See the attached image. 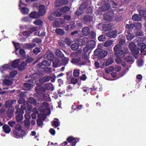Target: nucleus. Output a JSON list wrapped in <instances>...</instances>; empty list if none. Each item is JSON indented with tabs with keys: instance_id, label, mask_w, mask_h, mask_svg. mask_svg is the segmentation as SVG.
Here are the masks:
<instances>
[{
	"instance_id": "393cba45",
	"label": "nucleus",
	"mask_w": 146,
	"mask_h": 146,
	"mask_svg": "<svg viewBox=\"0 0 146 146\" xmlns=\"http://www.w3.org/2000/svg\"><path fill=\"white\" fill-rule=\"evenodd\" d=\"M82 32L84 35L87 36L90 33V29L88 27H85L82 29Z\"/></svg>"
},
{
	"instance_id": "bb28decb",
	"label": "nucleus",
	"mask_w": 146,
	"mask_h": 146,
	"mask_svg": "<svg viewBox=\"0 0 146 146\" xmlns=\"http://www.w3.org/2000/svg\"><path fill=\"white\" fill-rule=\"evenodd\" d=\"M46 54V58L50 61L53 60L54 58V56L52 52H47Z\"/></svg>"
},
{
	"instance_id": "4468645a",
	"label": "nucleus",
	"mask_w": 146,
	"mask_h": 146,
	"mask_svg": "<svg viewBox=\"0 0 146 146\" xmlns=\"http://www.w3.org/2000/svg\"><path fill=\"white\" fill-rule=\"evenodd\" d=\"M117 32L116 30L110 31L106 33V35L108 37L115 38L117 35Z\"/></svg>"
},
{
	"instance_id": "8fccbe9b",
	"label": "nucleus",
	"mask_w": 146,
	"mask_h": 146,
	"mask_svg": "<svg viewBox=\"0 0 146 146\" xmlns=\"http://www.w3.org/2000/svg\"><path fill=\"white\" fill-rule=\"evenodd\" d=\"M42 70L41 71V72H44L45 73L49 74L51 72V69L48 67H46V68H42Z\"/></svg>"
},
{
	"instance_id": "0eeeda50",
	"label": "nucleus",
	"mask_w": 146,
	"mask_h": 146,
	"mask_svg": "<svg viewBox=\"0 0 146 146\" xmlns=\"http://www.w3.org/2000/svg\"><path fill=\"white\" fill-rule=\"evenodd\" d=\"M80 138H74L72 136L69 137L67 139V141L69 143H70L72 146H74L79 141Z\"/></svg>"
},
{
	"instance_id": "680f3d73",
	"label": "nucleus",
	"mask_w": 146,
	"mask_h": 146,
	"mask_svg": "<svg viewBox=\"0 0 146 146\" xmlns=\"http://www.w3.org/2000/svg\"><path fill=\"white\" fill-rule=\"evenodd\" d=\"M43 66L42 62L39 63L37 65L36 68H37V70L39 71H40V69L42 70V69L43 68L42 67Z\"/></svg>"
},
{
	"instance_id": "f3484780",
	"label": "nucleus",
	"mask_w": 146,
	"mask_h": 146,
	"mask_svg": "<svg viewBox=\"0 0 146 146\" xmlns=\"http://www.w3.org/2000/svg\"><path fill=\"white\" fill-rule=\"evenodd\" d=\"M44 87L45 90V92L46 90H51V91H53L54 88L52 84L50 83L46 84L44 85Z\"/></svg>"
},
{
	"instance_id": "bf43d9fd",
	"label": "nucleus",
	"mask_w": 146,
	"mask_h": 146,
	"mask_svg": "<svg viewBox=\"0 0 146 146\" xmlns=\"http://www.w3.org/2000/svg\"><path fill=\"white\" fill-rule=\"evenodd\" d=\"M13 43L14 44L15 49V53L16 54H17L16 52L20 48V43L15 42L14 43L13 42Z\"/></svg>"
},
{
	"instance_id": "09e8293b",
	"label": "nucleus",
	"mask_w": 146,
	"mask_h": 146,
	"mask_svg": "<svg viewBox=\"0 0 146 146\" xmlns=\"http://www.w3.org/2000/svg\"><path fill=\"white\" fill-rule=\"evenodd\" d=\"M79 45L77 43H74L72 44L71 46V49L73 50H76L78 48Z\"/></svg>"
},
{
	"instance_id": "1a4fd4ad",
	"label": "nucleus",
	"mask_w": 146,
	"mask_h": 146,
	"mask_svg": "<svg viewBox=\"0 0 146 146\" xmlns=\"http://www.w3.org/2000/svg\"><path fill=\"white\" fill-rule=\"evenodd\" d=\"M113 16L114 14L113 11H109L106 14L104 15V18L107 22H109L112 19Z\"/></svg>"
},
{
	"instance_id": "ea45409f",
	"label": "nucleus",
	"mask_w": 146,
	"mask_h": 146,
	"mask_svg": "<svg viewBox=\"0 0 146 146\" xmlns=\"http://www.w3.org/2000/svg\"><path fill=\"white\" fill-rule=\"evenodd\" d=\"M134 27L137 30H140L142 28V25L140 23H134Z\"/></svg>"
},
{
	"instance_id": "13d9d810",
	"label": "nucleus",
	"mask_w": 146,
	"mask_h": 146,
	"mask_svg": "<svg viewBox=\"0 0 146 146\" xmlns=\"http://www.w3.org/2000/svg\"><path fill=\"white\" fill-rule=\"evenodd\" d=\"M113 42V41L111 40H108L106 41L104 44V46L105 47L110 46L112 44Z\"/></svg>"
},
{
	"instance_id": "ddd939ff",
	"label": "nucleus",
	"mask_w": 146,
	"mask_h": 146,
	"mask_svg": "<svg viewBox=\"0 0 146 146\" xmlns=\"http://www.w3.org/2000/svg\"><path fill=\"white\" fill-rule=\"evenodd\" d=\"M88 38L86 37H84L82 39L78 38L77 40L78 44L80 46H83L85 44L86 42L88 41Z\"/></svg>"
},
{
	"instance_id": "37998d69",
	"label": "nucleus",
	"mask_w": 146,
	"mask_h": 146,
	"mask_svg": "<svg viewBox=\"0 0 146 146\" xmlns=\"http://www.w3.org/2000/svg\"><path fill=\"white\" fill-rule=\"evenodd\" d=\"M70 9V7L67 6H65L62 7L60 9V11L62 12L66 13L69 11Z\"/></svg>"
},
{
	"instance_id": "6e6552de",
	"label": "nucleus",
	"mask_w": 146,
	"mask_h": 146,
	"mask_svg": "<svg viewBox=\"0 0 146 146\" xmlns=\"http://www.w3.org/2000/svg\"><path fill=\"white\" fill-rule=\"evenodd\" d=\"M26 81L29 83H24V86L25 88V90H30L31 89V87L33 86L31 83H33L34 80L32 78H29L27 81Z\"/></svg>"
},
{
	"instance_id": "4d7b16f0",
	"label": "nucleus",
	"mask_w": 146,
	"mask_h": 146,
	"mask_svg": "<svg viewBox=\"0 0 146 146\" xmlns=\"http://www.w3.org/2000/svg\"><path fill=\"white\" fill-rule=\"evenodd\" d=\"M41 52V49L40 48L36 47L33 50V52L34 53L36 54H38L39 53Z\"/></svg>"
},
{
	"instance_id": "c9c22d12",
	"label": "nucleus",
	"mask_w": 146,
	"mask_h": 146,
	"mask_svg": "<svg viewBox=\"0 0 146 146\" xmlns=\"http://www.w3.org/2000/svg\"><path fill=\"white\" fill-rule=\"evenodd\" d=\"M69 61L68 58L64 57L61 60V65L65 66L68 63Z\"/></svg>"
},
{
	"instance_id": "3c124183",
	"label": "nucleus",
	"mask_w": 146,
	"mask_h": 146,
	"mask_svg": "<svg viewBox=\"0 0 146 146\" xmlns=\"http://www.w3.org/2000/svg\"><path fill=\"white\" fill-rule=\"evenodd\" d=\"M21 11L23 14H28L29 12V10L26 7H22L21 9Z\"/></svg>"
},
{
	"instance_id": "a18cd8bd",
	"label": "nucleus",
	"mask_w": 146,
	"mask_h": 146,
	"mask_svg": "<svg viewBox=\"0 0 146 146\" xmlns=\"http://www.w3.org/2000/svg\"><path fill=\"white\" fill-rule=\"evenodd\" d=\"M110 7V5L109 4L106 3L104 5H103L102 7V10L104 11H106L108 10Z\"/></svg>"
},
{
	"instance_id": "c03bdc74",
	"label": "nucleus",
	"mask_w": 146,
	"mask_h": 146,
	"mask_svg": "<svg viewBox=\"0 0 146 146\" xmlns=\"http://www.w3.org/2000/svg\"><path fill=\"white\" fill-rule=\"evenodd\" d=\"M9 69V66L7 64H5L0 68V70L1 72L3 73L4 71L6 70Z\"/></svg>"
},
{
	"instance_id": "e2e57ef3",
	"label": "nucleus",
	"mask_w": 146,
	"mask_h": 146,
	"mask_svg": "<svg viewBox=\"0 0 146 146\" xmlns=\"http://www.w3.org/2000/svg\"><path fill=\"white\" fill-rule=\"evenodd\" d=\"M34 60V58L33 57L29 56L25 60V62L27 63H30L33 62Z\"/></svg>"
},
{
	"instance_id": "9b49d317",
	"label": "nucleus",
	"mask_w": 146,
	"mask_h": 146,
	"mask_svg": "<svg viewBox=\"0 0 146 146\" xmlns=\"http://www.w3.org/2000/svg\"><path fill=\"white\" fill-rule=\"evenodd\" d=\"M67 4L68 2L66 1H62L60 0H56L54 2V5L55 7H58Z\"/></svg>"
},
{
	"instance_id": "58836bf2",
	"label": "nucleus",
	"mask_w": 146,
	"mask_h": 146,
	"mask_svg": "<svg viewBox=\"0 0 146 146\" xmlns=\"http://www.w3.org/2000/svg\"><path fill=\"white\" fill-rule=\"evenodd\" d=\"M19 53L21 55V57L23 59L26 58V53L25 50L23 48L20 49Z\"/></svg>"
},
{
	"instance_id": "f704fd0d",
	"label": "nucleus",
	"mask_w": 146,
	"mask_h": 146,
	"mask_svg": "<svg viewBox=\"0 0 146 146\" xmlns=\"http://www.w3.org/2000/svg\"><path fill=\"white\" fill-rule=\"evenodd\" d=\"M11 65L12 67L16 68H19V62L18 60H15L12 63Z\"/></svg>"
},
{
	"instance_id": "5701e85b",
	"label": "nucleus",
	"mask_w": 146,
	"mask_h": 146,
	"mask_svg": "<svg viewBox=\"0 0 146 146\" xmlns=\"http://www.w3.org/2000/svg\"><path fill=\"white\" fill-rule=\"evenodd\" d=\"M88 1L83 2L79 7V10L82 11L84 10L88 5Z\"/></svg>"
},
{
	"instance_id": "f8f14e48",
	"label": "nucleus",
	"mask_w": 146,
	"mask_h": 146,
	"mask_svg": "<svg viewBox=\"0 0 146 146\" xmlns=\"http://www.w3.org/2000/svg\"><path fill=\"white\" fill-rule=\"evenodd\" d=\"M37 86L35 88V90L36 92L37 93H43L45 92V90L44 87V85L43 86H39V84L37 83Z\"/></svg>"
},
{
	"instance_id": "20e7f679",
	"label": "nucleus",
	"mask_w": 146,
	"mask_h": 146,
	"mask_svg": "<svg viewBox=\"0 0 146 146\" xmlns=\"http://www.w3.org/2000/svg\"><path fill=\"white\" fill-rule=\"evenodd\" d=\"M13 134L15 135V137L18 138L19 137L24 136L26 134V132L25 131L22 130V127L20 125H18L16 127V128L13 131Z\"/></svg>"
},
{
	"instance_id": "cd10ccee",
	"label": "nucleus",
	"mask_w": 146,
	"mask_h": 146,
	"mask_svg": "<svg viewBox=\"0 0 146 146\" xmlns=\"http://www.w3.org/2000/svg\"><path fill=\"white\" fill-rule=\"evenodd\" d=\"M27 66V63L25 61H23L20 65H19L18 69L20 71H22Z\"/></svg>"
},
{
	"instance_id": "f03ea898",
	"label": "nucleus",
	"mask_w": 146,
	"mask_h": 146,
	"mask_svg": "<svg viewBox=\"0 0 146 146\" xmlns=\"http://www.w3.org/2000/svg\"><path fill=\"white\" fill-rule=\"evenodd\" d=\"M108 53V52L107 51L104 50L103 49L100 48L98 46L94 52V56H97L98 59L104 58L107 56Z\"/></svg>"
},
{
	"instance_id": "c85d7f7f",
	"label": "nucleus",
	"mask_w": 146,
	"mask_h": 146,
	"mask_svg": "<svg viewBox=\"0 0 146 146\" xmlns=\"http://www.w3.org/2000/svg\"><path fill=\"white\" fill-rule=\"evenodd\" d=\"M134 26V23H133L132 21H129L128 23L126 24L125 27L128 29L132 30Z\"/></svg>"
},
{
	"instance_id": "c756f323",
	"label": "nucleus",
	"mask_w": 146,
	"mask_h": 146,
	"mask_svg": "<svg viewBox=\"0 0 146 146\" xmlns=\"http://www.w3.org/2000/svg\"><path fill=\"white\" fill-rule=\"evenodd\" d=\"M132 19L133 21H140L142 20V18L140 14H135L133 15Z\"/></svg>"
},
{
	"instance_id": "5fc2aeb1",
	"label": "nucleus",
	"mask_w": 146,
	"mask_h": 146,
	"mask_svg": "<svg viewBox=\"0 0 146 146\" xmlns=\"http://www.w3.org/2000/svg\"><path fill=\"white\" fill-rule=\"evenodd\" d=\"M80 70L74 69V71L73 75L75 77H78L79 75Z\"/></svg>"
},
{
	"instance_id": "79ce46f5",
	"label": "nucleus",
	"mask_w": 146,
	"mask_h": 146,
	"mask_svg": "<svg viewBox=\"0 0 146 146\" xmlns=\"http://www.w3.org/2000/svg\"><path fill=\"white\" fill-rule=\"evenodd\" d=\"M133 57L130 55H128L124 57V60L127 62H129L132 61Z\"/></svg>"
},
{
	"instance_id": "4c0bfd02",
	"label": "nucleus",
	"mask_w": 146,
	"mask_h": 146,
	"mask_svg": "<svg viewBox=\"0 0 146 146\" xmlns=\"http://www.w3.org/2000/svg\"><path fill=\"white\" fill-rule=\"evenodd\" d=\"M114 62L113 59L112 57H109L106 61L105 65L108 66L112 64Z\"/></svg>"
},
{
	"instance_id": "49530a36",
	"label": "nucleus",
	"mask_w": 146,
	"mask_h": 146,
	"mask_svg": "<svg viewBox=\"0 0 146 146\" xmlns=\"http://www.w3.org/2000/svg\"><path fill=\"white\" fill-rule=\"evenodd\" d=\"M34 28H31L30 29L31 31H24L23 33V34L24 36H28L29 35L32 33V32L31 31H35V30H34Z\"/></svg>"
},
{
	"instance_id": "69168bd1",
	"label": "nucleus",
	"mask_w": 146,
	"mask_h": 146,
	"mask_svg": "<svg viewBox=\"0 0 146 146\" xmlns=\"http://www.w3.org/2000/svg\"><path fill=\"white\" fill-rule=\"evenodd\" d=\"M35 110H36L35 113H34L31 114V117L33 119H35L37 117V115L38 113V111L37 109H35Z\"/></svg>"
},
{
	"instance_id": "7c9ffc66",
	"label": "nucleus",
	"mask_w": 146,
	"mask_h": 146,
	"mask_svg": "<svg viewBox=\"0 0 146 146\" xmlns=\"http://www.w3.org/2000/svg\"><path fill=\"white\" fill-rule=\"evenodd\" d=\"M8 123L10 127H14L15 129L16 128L17 125H20L17 122L16 123L15 121L12 120H10L8 122Z\"/></svg>"
},
{
	"instance_id": "e433bc0d",
	"label": "nucleus",
	"mask_w": 146,
	"mask_h": 146,
	"mask_svg": "<svg viewBox=\"0 0 146 146\" xmlns=\"http://www.w3.org/2000/svg\"><path fill=\"white\" fill-rule=\"evenodd\" d=\"M27 100L29 103L33 105H36L37 103L36 100L33 97L29 98Z\"/></svg>"
},
{
	"instance_id": "7ed1b4c3",
	"label": "nucleus",
	"mask_w": 146,
	"mask_h": 146,
	"mask_svg": "<svg viewBox=\"0 0 146 146\" xmlns=\"http://www.w3.org/2000/svg\"><path fill=\"white\" fill-rule=\"evenodd\" d=\"M114 55L116 57H120L125 56L126 53L124 52L122 49L121 46L117 44L114 47Z\"/></svg>"
},
{
	"instance_id": "6e6d98bb",
	"label": "nucleus",
	"mask_w": 146,
	"mask_h": 146,
	"mask_svg": "<svg viewBox=\"0 0 146 146\" xmlns=\"http://www.w3.org/2000/svg\"><path fill=\"white\" fill-rule=\"evenodd\" d=\"M94 64L96 68H98L100 67V68H103L104 67V63H103V64L100 66L99 63L98 62H96L94 63Z\"/></svg>"
},
{
	"instance_id": "b1692460",
	"label": "nucleus",
	"mask_w": 146,
	"mask_h": 146,
	"mask_svg": "<svg viewBox=\"0 0 146 146\" xmlns=\"http://www.w3.org/2000/svg\"><path fill=\"white\" fill-rule=\"evenodd\" d=\"M3 131L6 133H9L11 131V128L9 126L7 125H4L2 127Z\"/></svg>"
},
{
	"instance_id": "774afa93",
	"label": "nucleus",
	"mask_w": 146,
	"mask_h": 146,
	"mask_svg": "<svg viewBox=\"0 0 146 146\" xmlns=\"http://www.w3.org/2000/svg\"><path fill=\"white\" fill-rule=\"evenodd\" d=\"M78 79L74 77H72L71 80V82L72 84H75L78 82Z\"/></svg>"
},
{
	"instance_id": "0e129e2a",
	"label": "nucleus",
	"mask_w": 146,
	"mask_h": 146,
	"mask_svg": "<svg viewBox=\"0 0 146 146\" xmlns=\"http://www.w3.org/2000/svg\"><path fill=\"white\" fill-rule=\"evenodd\" d=\"M24 124L26 127H29L31 124L30 119H25L24 120Z\"/></svg>"
},
{
	"instance_id": "6ab92c4d",
	"label": "nucleus",
	"mask_w": 146,
	"mask_h": 146,
	"mask_svg": "<svg viewBox=\"0 0 146 146\" xmlns=\"http://www.w3.org/2000/svg\"><path fill=\"white\" fill-rule=\"evenodd\" d=\"M131 31L128 30L126 32L127 36H126L127 40L128 41H130L133 39L134 37L133 34L131 33Z\"/></svg>"
},
{
	"instance_id": "f257e3e1",
	"label": "nucleus",
	"mask_w": 146,
	"mask_h": 146,
	"mask_svg": "<svg viewBox=\"0 0 146 146\" xmlns=\"http://www.w3.org/2000/svg\"><path fill=\"white\" fill-rule=\"evenodd\" d=\"M129 47L132 54L134 55H137L139 53L140 50L141 54L143 55L146 54V45L143 43H140L138 44L137 48L135 43L131 42L129 44Z\"/></svg>"
},
{
	"instance_id": "338daca9",
	"label": "nucleus",
	"mask_w": 146,
	"mask_h": 146,
	"mask_svg": "<svg viewBox=\"0 0 146 146\" xmlns=\"http://www.w3.org/2000/svg\"><path fill=\"white\" fill-rule=\"evenodd\" d=\"M36 44H26V46L27 48L28 49H30L34 47Z\"/></svg>"
},
{
	"instance_id": "72a5a7b5",
	"label": "nucleus",
	"mask_w": 146,
	"mask_h": 146,
	"mask_svg": "<svg viewBox=\"0 0 146 146\" xmlns=\"http://www.w3.org/2000/svg\"><path fill=\"white\" fill-rule=\"evenodd\" d=\"M55 33L58 35H62L65 34L64 30L60 28L56 29L55 30Z\"/></svg>"
},
{
	"instance_id": "de8ad7c7",
	"label": "nucleus",
	"mask_w": 146,
	"mask_h": 146,
	"mask_svg": "<svg viewBox=\"0 0 146 146\" xmlns=\"http://www.w3.org/2000/svg\"><path fill=\"white\" fill-rule=\"evenodd\" d=\"M34 23L37 25L41 26L42 25L43 22L41 20L37 19L34 22Z\"/></svg>"
},
{
	"instance_id": "dca6fc26",
	"label": "nucleus",
	"mask_w": 146,
	"mask_h": 146,
	"mask_svg": "<svg viewBox=\"0 0 146 146\" xmlns=\"http://www.w3.org/2000/svg\"><path fill=\"white\" fill-rule=\"evenodd\" d=\"M39 14L40 16L44 15L46 13L45 6L43 5H40L39 6Z\"/></svg>"
},
{
	"instance_id": "2f4dec72",
	"label": "nucleus",
	"mask_w": 146,
	"mask_h": 146,
	"mask_svg": "<svg viewBox=\"0 0 146 146\" xmlns=\"http://www.w3.org/2000/svg\"><path fill=\"white\" fill-rule=\"evenodd\" d=\"M56 55L60 58H62L64 57V54L62 53L60 49H57L55 52Z\"/></svg>"
},
{
	"instance_id": "9d476101",
	"label": "nucleus",
	"mask_w": 146,
	"mask_h": 146,
	"mask_svg": "<svg viewBox=\"0 0 146 146\" xmlns=\"http://www.w3.org/2000/svg\"><path fill=\"white\" fill-rule=\"evenodd\" d=\"M17 102L16 100H9L6 101L5 104V106L6 108H8L11 109V108H14V107L12 106L13 105Z\"/></svg>"
},
{
	"instance_id": "a211bd4d",
	"label": "nucleus",
	"mask_w": 146,
	"mask_h": 146,
	"mask_svg": "<svg viewBox=\"0 0 146 146\" xmlns=\"http://www.w3.org/2000/svg\"><path fill=\"white\" fill-rule=\"evenodd\" d=\"M86 45L87 46H88L90 48V50H92L95 47L96 42L95 40H92L88 42Z\"/></svg>"
},
{
	"instance_id": "052dcab7",
	"label": "nucleus",
	"mask_w": 146,
	"mask_h": 146,
	"mask_svg": "<svg viewBox=\"0 0 146 146\" xmlns=\"http://www.w3.org/2000/svg\"><path fill=\"white\" fill-rule=\"evenodd\" d=\"M106 39V35H101L98 37V39L100 41H105Z\"/></svg>"
},
{
	"instance_id": "412c9836",
	"label": "nucleus",
	"mask_w": 146,
	"mask_h": 146,
	"mask_svg": "<svg viewBox=\"0 0 146 146\" xmlns=\"http://www.w3.org/2000/svg\"><path fill=\"white\" fill-rule=\"evenodd\" d=\"M14 108H11V109L8 108L7 112V116L9 118H11L13 116Z\"/></svg>"
},
{
	"instance_id": "a19ab883",
	"label": "nucleus",
	"mask_w": 146,
	"mask_h": 146,
	"mask_svg": "<svg viewBox=\"0 0 146 146\" xmlns=\"http://www.w3.org/2000/svg\"><path fill=\"white\" fill-rule=\"evenodd\" d=\"M23 114L21 113L18 114H17V115L16 116V119L18 123V122L23 120Z\"/></svg>"
},
{
	"instance_id": "aec40b11",
	"label": "nucleus",
	"mask_w": 146,
	"mask_h": 146,
	"mask_svg": "<svg viewBox=\"0 0 146 146\" xmlns=\"http://www.w3.org/2000/svg\"><path fill=\"white\" fill-rule=\"evenodd\" d=\"M53 66L55 68L60 66L61 65L60 60L58 58H55L53 62Z\"/></svg>"
},
{
	"instance_id": "603ef678",
	"label": "nucleus",
	"mask_w": 146,
	"mask_h": 146,
	"mask_svg": "<svg viewBox=\"0 0 146 146\" xmlns=\"http://www.w3.org/2000/svg\"><path fill=\"white\" fill-rule=\"evenodd\" d=\"M72 71H70L67 72L66 74L67 75V79L68 80H70L72 77Z\"/></svg>"
},
{
	"instance_id": "423d86ee",
	"label": "nucleus",
	"mask_w": 146,
	"mask_h": 146,
	"mask_svg": "<svg viewBox=\"0 0 146 146\" xmlns=\"http://www.w3.org/2000/svg\"><path fill=\"white\" fill-rule=\"evenodd\" d=\"M93 17L91 15H85L82 19V21L84 24L88 25L93 22Z\"/></svg>"
},
{
	"instance_id": "473e14b6",
	"label": "nucleus",
	"mask_w": 146,
	"mask_h": 146,
	"mask_svg": "<svg viewBox=\"0 0 146 146\" xmlns=\"http://www.w3.org/2000/svg\"><path fill=\"white\" fill-rule=\"evenodd\" d=\"M15 109H16V111L15 112V113L17 114H24V111L21 108H19V105H17L15 107Z\"/></svg>"
},
{
	"instance_id": "4be33fe9",
	"label": "nucleus",
	"mask_w": 146,
	"mask_h": 146,
	"mask_svg": "<svg viewBox=\"0 0 146 146\" xmlns=\"http://www.w3.org/2000/svg\"><path fill=\"white\" fill-rule=\"evenodd\" d=\"M29 16L31 17L34 19L39 18L40 16L38 12L35 11L31 12L30 13Z\"/></svg>"
},
{
	"instance_id": "864d4df0",
	"label": "nucleus",
	"mask_w": 146,
	"mask_h": 146,
	"mask_svg": "<svg viewBox=\"0 0 146 146\" xmlns=\"http://www.w3.org/2000/svg\"><path fill=\"white\" fill-rule=\"evenodd\" d=\"M139 13L141 16L144 17L146 15V8L140 10L139 11Z\"/></svg>"
},
{
	"instance_id": "a878e982",
	"label": "nucleus",
	"mask_w": 146,
	"mask_h": 146,
	"mask_svg": "<svg viewBox=\"0 0 146 146\" xmlns=\"http://www.w3.org/2000/svg\"><path fill=\"white\" fill-rule=\"evenodd\" d=\"M44 119L43 117H38L36 120L37 124L38 127H42V126L43 124V120Z\"/></svg>"
},
{
	"instance_id": "39448f33",
	"label": "nucleus",
	"mask_w": 146,
	"mask_h": 146,
	"mask_svg": "<svg viewBox=\"0 0 146 146\" xmlns=\"http://www.w3.org/2000/svg\"><path fill=\"white\" fill-rule=\"evenodd\" d=\"M81 60V58L79 56H75L73 57L71 60V62L74 64H77L78 66H81L82 65H85L86 64V62H81L79 63L80 62Z\"/></svg>"
},
{
	"instance_id": "2eb2a0df",
	"label": "nucleus",
	"mask_w": 146,
	"mask_h": 146,
	"mask_svg": "<svg viewBox=\"0 0 146 146\" xmlns=\"http://www.w3.org/2000/svg\"><path fill=\"white\" fill-rule=\"evenodd\" d=\"M52 78V76H45L40 78L39 81L41 83H44L49 81Z\"/></svg>"
}]
</instances>
